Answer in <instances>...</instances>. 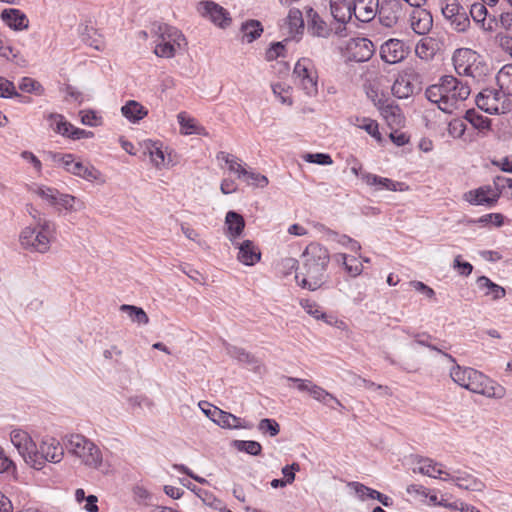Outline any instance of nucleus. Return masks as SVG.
I'll return each instance as SVG.
<instances>
[{"label": "nucleus", "mask_w": 512, "mask_h": 512, "mask_svg": "<svg viewBox=\"0 0 512 512\" xmlns=\"http://www.w3.org/2000/svg\"><path fill=\"white\" fill-rule=\"evenodd\" d=\"M450 377L460 387L488 398L501 399L505 395L503 386L471 367H462L454 363L450 369Z\"/></svg>", "instance_id": "3"}, {"label": "nucleus", "mask_w": 512, "mask_h": 512, "mask_svg": "<svg viewBox=\"0 0 512 512\" xmlns=\"http://www.w3.org/2000/svg\"><path fill=\"white\" fill-rule=\"evenodd\" d=\"M465 119L477 130L484 132L490 130L491 121L489 118L476 112L473 109L467 110Z\"/></svg>", "instance_id": "42"}, {"label": "nucleus", "mask_w": 512, "mask_h": 512, "mask_svg": "<svg viewBox=\"0 0 512 512\" xmlns=\"http://www.w3.org/2000/svg\"><path fill=\"white\" fill-rule=\"evenodd\" d=\"M379 0H354L352 15L361 22H369L377 15Z\"/></svg>", "instance_id": "22"}, {"label": "nucleus", "mask_w": 512, "mask_h": 512, "mask_svg": "<svg viewBox=\"0 0 512 512\" xmlns=\"http://www.w3.org/2000/svg\"><path fill=\"white\" fill-rule=\"evenodd\" d=\"M438 7L449 26L457 32H465L470 27L468 9L458 0H439Z\"/></svg>", "instance_id": "9"}, {"label": "nucleus", "mask_w": 512, "mask_h": 512, "mask_svg": "<svg viewBox=\"0 0 512 512\" xmlns=\"http://www.w3.org/2000/svg\"><path fill=\"white\" fill-rule=\"evenodd\" d=\"M354 0H329L330 13L339 23H346L352 17Z\"/></svg>", "instance_id": "27"}, {"label": "nucleus", "mask_w": 512, "mask_h": 512, "mask_svg": "<svg viewBox=\"0 0 512 512\" xmlns=\"http://www.w3.org/2000/svg\"><path fill=\"white\" fill-rule=\"evenodd\" d=\"M67 452L77 457L82 464L92 469H99L103 463L100 448L90 439L81 434H69L63 439Z\"/></svg>", "instance_id": "5"}, {"label": "nucleus", "mask_w": 512, "mask_h": 512, "mask_svg": "<svg viewBox=\"0 0 512 512\" xmlns=\"http://www.w3.org/2000/svg\"><path fill=\"white\" fill-rule=\"evenodd\" d=\"M120 310L126 312L133 322L138 323L140 325H145L149 321L147 314L140 307L124 304L120 307Z\"/></svg>", "instance_id": "46"}, {"label": "nucleus", "mask_w": 512, "mask_h": 512, "mask_svg": "<svg viewBox=\"0 0 512 512\" xmlns=\"http://www.w3.org/2000/svg\"><path fill=\"white\" fill-rule=\"evenodd\" d=\"M234 447L238 451H242L253 456L259 455L262 451L261 444L252 440H235Z\"/></svg>", "instance_id": "48"}, {"label": "nucleus", "mask_w": 512, "mask_h": 512, "mask_svg": "<svg viewBox=\"0 0 512 512\" xmlns=\"http://www.w3.org/2000/svg\"><path fill=\"white\" fill-rule=\"evenodd\" d=\"M177 119H178V123L180 125L181 134H183V135L196 134V135H202V136L208 135L207 130L202 125H200L196 121V119L187 116L185 112H180L177 115Z\"/></svg>", "instance_id": "30"}, {"label": "nucleus", "mask_w": 512, "mask_h": 512, "mask_svg": "<svg viewBox=\"0 0 512 512\" xmlns=\"http://www.w3.org/2000/svg\"><path fill=\"white\" fill-rule=\"evenodd\" d=\"M500 193L491 186H481L464 194V200L472 205L493 206L499 199Z\"/></svg>", "instance_id": "18"}, {"label": "nucleus", "mask_w": 512, "mask_h": 512, "mask_svg": "<svg viewBox=\"0 0 512 512\" xmlns=\"http://www.w3.org/2000/svg\"><path fill=\"white\" fill-rule=\"evenodd\" d=\"M455 71L458 75L468 76L479 81L486 75L488 68L481 56L470 48L457 49L452 57Z\"/></svg>", "instance_id": "6"}, {"label": "nucleus", "mask_w": 512, "mask_h": 512, "mask_svg": "<svg viewBox=\"0 0 512 512\" xmlns=\"http://www.w3.org/2000/svg\"><path fill=\"white\" fill-rule=\"evenodd\" d=\"M347 50L350 60L355 62H365L373 56L375 47L367 38H354L350 40Z\"/></svg>", "instance_id": "17"}, {"label": "nucleus", "mask_w": 512, "mask_h": 512, "mask_svg": "<svg viewBox=\"0 0 512 512\" xmlns=\"http://www.w3.org/2000/svg\"><path fill=\"white\" fill-rule=\"evenodd\" d=\"M453 268L462 276H469L473 271V266L469 262L462 261L460 255L455 257Z\"/></svg>", "instance_id": "60"}, {"label": "nucleus", "mask_w": 512, "mask_h": 512, "mask_svg": "<svg viewBox=\"0 0 512 512\" xmlns=\"http://www.w3.org/2000/svg\"><path fill=\"white\" fill-rule=\"evenodd\" d=\"M503 92L495 89H484L476 97L478 108L489 114H504L507 111Z\"/></svg>", "instance_id": "11"}, {"label": "nucleus", "mask_w": 512, "mask_h": 512, "mask_svg": "<svg viewBox=\"0 0 512 512\" xmlns=\"http://www.w3.org/2000/svg\"><path fill=\"white\" fill-rule=\"evenodd\" d=\"M496 80L503 94L512 95V64L503 66L499 70Z\"/></svg>", "instance_id": "38"}, {"label": "nucleus", "mask_w": 512, "mask_h": 512, "mask_svg": "<svg viewBox=\"0 0 512 512\" xmlns=\"http://www.w3.org/2000/svg\"><path fill=\"white\" fill-rule=\"evenodd\" d=\"M217 159L224 161L229 170L235 174H237L238 178L241 179L245 174H247V169L240 163L239 159L232 154H229L224 151H220L217 154Z\"/></svg>", "instance_id": "39"}, {"label": "nucleus", "mask_w": 512, "mask_h": 512, "mask_svg": "<svg viewBox=\"0 0 512 512\" xmlns=\"http://www.w3.org/2000/svg\"><path fill=\"white\" fill-rule=\"evenodd\" d=\"M408 49L405 43L399 39H389L380 47V56L389 64H396L406 58Z\"/></svg>", "instance_id": "15"}, {"label": "nucleus", "mask_w": 512, "mask_h": 512, "mask_svg": "<svg viewBox=\"0 0 512 512\" xmlns=\"http://www.w3.org/2000/svg\"><path fill=\"white\" fill-rule=\"evenodd\" d=\"M82 40L89 46L100 50L103 46L102 39L96 35V30L93 27L85 26L81 31Z\"/></svg>", "instance_id": "49"}, {"label": "nucleus", "mask_w": 512, "mask_h": 512, "mask_svg": "<svg viewBox=\"0 0 512 512\" xmlns=\"http://www.w3.org/2000/svg\"><path fill=\"white\" fill-rule=\"evenodd\" d=\"M14 96H20V95L17 93L13 82L0 76V97L12 98Z\"/></svg>", "instance_id": "57"}, {"label": "nucleus", "mask_w": 512, "mask_h": 512, "mask_svg": "<svg viewBox=\"0 0 512 512\" xmlns=\"http://www.w3.org/2000/svg\"><path fill=\"white\" fill-rule=\"evenodd\" d=\"M377 106L380 114L391 129H397L404 125L405 117L398 105L389 100H379Z\"/></svg>", "instance_id": "20"}, {"label": "nucleus", "mask_w": 512, "mask_h": 512, "mask_svg": "<svg viewBox=\"0 0 512 512\" xmlns=\"http://www.w3.org/2000/svg\"><path fill=\"white\" fill-rule=\"evenodd\" d=\"M228 353L231 357L237 359L240 362H244V363H248V364H252V363L256 362L254 356H252L251 354H249L242 348L230 347V348H228Z\"/></svg>", "instance_id": "56"}, {"label": "nucleus", "mask_w": 512, "mask_h": 512, "mask_svg": "<svg viewBox=\"0 0 512 512\" xmlns=\"http://www.w3.org/2000/svg\"><path fill=\"white\" fill-rule=\"evenodd\" d=\"M198 11L202 16L209 18L215 25L225 28L230 25L229 12L213 1H202L198 4Z\"/></svg>", "instance_id": "14"}, {"label": "nucleus", "mask_w": 512, "mask_h": 512, "mask_svg": "<svg viewBox=\"0 0 512 512\" xmlns=\"http://www.w3.org/2000/svg\"><path fill=\"white\" fill-rule=\"evenodd\" d=\"M303 159L308 163H315L319 165H331L333 160L329 154L326 153H307Z\"/></svg>", "instance_id": "53"}, {"label": "nucleus", "mask_w": 512, "mask_h": 512, "mask_svg": "<svg viewBox=\"0 0 512 512\" xmlns=\"http://www.w3.org/2000/svg\"><path fill=\"white\" fill-rule=\"evenodd\" d=\"M443 481L453 482L458 488L467 491L481 492L485 489V483L474 474L464 470H453L446 473Z\"/></svg>", "instance_id": "13"}, {"label": "nucleus", "mask_w": 512, "mask_h": 512, "mask_svg": "<svg viewBox=\"0 0 512 512\" xmlns=\"http://www.w3.org/2000/svg\"><path fill=\"white\" fill-rule=\"evenodd\" d=\"M415 53L416 55L423 59V60H429L434 55V50L431 47V42L427 39L420 40L416 47H415Z\"/></svg>", "instance_id": "51"}, {"label": "nucleus", "mask_w": 512, "mask_h": 512, "mask_svg": "<svg viewBox=\"0 0 512 512\" xmlns=\"http://www.w3.org/2000/svg\"><path fill=\"white\" fill-rule=\"evenodd\" d=\"M301 306L305 310L306 313H308L309 315H311L312 317H314L316 319L327 317V314L324 313L321 310L320 306L318 304H316L315 302H312L309 300H302Z\"/></svg>", "instance_id": "54"}, {"label": "nucleus", "mask_w": 512, "mask_h": 512, "mask_svg": "<svg viewBox=\"0 0 512 512\" xmlns=\"http://www.w3.org/2000/svg\"><path fill=\"white\" fill-rule=\"evenodd\" d=\"M225 225L227 227V237L233 245H236V239L241 236L245 228L244 218L235 211H229L225 217Z\"/></svg>", "instance_id": "25"}, {"label": "nucleus", "mask_w": 512, "mask_h": 512, "mask_svg": "<svg viewBox=\"0 0 512 512\" xmlns=\"http://www.w3.org/2000/svg\"><path fill=\"white\" fill-rule=\"evenodd\" d=\"M349 487H351L355 494L358 496V498L362 501L369 499L370 492H372V488L365 486L362 483L359 482H350Z\"/></svg>", "instance_id": "61"}, {"label": "nucleus", "mask_w": 512, "mask_h": 512, "mask_svg": "<svg viewBox=\"0 0 512 512\" xmlns=\"http://www.w3.org/2000/svg\"><path fill=\"white\" fill-rule=\"evenodd\" d=\"M158 32V42L154 49L158 57L172 58L178 50H183L187 45L183 33L176 27L163 24L158 27Z\"/></svg>", "instance_id": "8"}, {"label": "nucleus", "mask_w": 512, "mask_h": 512, "mask_svg": "<svg viewBox=\"0 0 512 512\" xmlns=\"http://www.w3.org/2000/svg\"><path fill=\"white\" fill-rule=\"evenodd\" d=\"M121 112L125 118L134 123L143 119L148 114V110L142 104L134 100H129L122 106Z\"/></svg>", "instance_id": "35"}, {"label": "nucleus", "mask_w": 512, "mask_h": 512, "mask_svg": "<svg viewBox=\"0 0 512 512\" xmlns=\"http://www.w3.org/2000/svg\"><path fill=\"white\" fill-rule=\"evenodd\" d=\"M441 467L442 464L437 463L430 458L417 456L415 457L412 471L413 473H420L428 477L439 478L442 480V478L446 477V473H448V471L441 469Z\"/></svg>", "instance_id": "21"}, {"label": "nucleus", "mask_w": 512, "mask_h": 512, "mask_svg": "<svg viewBox=\"0 0 512 512\" xmlns=\"http://www.w3.org/2000/svg\"><path fill=\"white\" fill-rule=\"evenodd\" d=\"M241 30L243 39L251 43L261 36L263 27L258 20H249L242 25Z\"/></svg>", "instance_id": "43"}, {"label": "nucleus", "mask_w": 512, "mask_h": 512, "mask_svg": "<svg viewBox=\"0 0 512 512\" xmlns=\"http://www.w3.org/2000/svg\"><path fill=\"white\" fill-rule=\"evenodd\" d=\"M19 88L24 92L31 93L37 92L41 88V85L30 77H24L19 83Z\"/></svg>", "instance_id": "64"}, {"label": "nucleus", "mask_w": 512, "mask_h": 512, "mask_svg": "<svg viewBox=\"0 0 512 512\" xmlns=\"http://www.w3.org/2000/svg\"><path fill=\"white\" fill-rule=\"evenodd\" d=\"M476 284L485 296H490L494 301L502 299L506 295V290L502 286L494 283L486 276L478 277Z\"/></svg>", "instance_id": "31"}, {"label": "nucleus", "mask_w": 512, "mask_h": 512, "mask_svg": "<svg viewBox=\"0 0 512 512\" xmlns=\"http://www.w3.org/2000/svg\"><path fill=\"white\" fill-rule=\"evenodd\" d=\"M50 120L51 127L55 132L70 138V134L73 128V125L70 122L66 121L65 118L60 114L51 115Z\"/></svg>", "instance_id": "45"}, {"label": "nucleus", "mask_w": 512, "mask_h": 512, "mask_svg": "<svg viewBox=\"0 0 512 512\" xmlns=\"http://www.w3.org/2000/svg\"><path fill=\"white\" fill-rule=\"evenodd\" d=\"M72 175L80 177L89 182L104 184L105 178L102 173L90 163L79 161L73 166Z\"/></svg>", "instance_id": "28"}, {"label": "nucleus", "mask_w": 512, "mask_h": 512, "mask_svg": "<svg viewBox=\"0 0 512 512\" xmlns=\"http://www.w3.org/2000/svg\"><path fill=\"white\" fill-rule=\"evenodd\" d=\"M64 448L57 439L44 438L39 446L34 444L26 463L36 470L42 469L47 462L59 463L63 459Z\"/></svg>", "instance_id": "7"}, {"label": "nucleus", "mask_w": 512, "mask_h": 512, "mask_svg": "<svg viewBox=\"0 0 512 512\" xmlns=\"http://www.w3.org/2000/svg\"><path fill=\"white\" fill-rule=\"evenodd\" d=\"M236 245L239 249L238 259L244 265L252 266L260 260L261 253L251 240H245Z\"/></svg>", "instance_id": "29"}, {"label": "nucleus", "mask_w": 512, "mask_h": 512, "mask_svg": "<svg viewBox=\"0 0 512 512\" xmlns=\"http://www.w3.org/2000/svg\"><path fill=\"white\" fill-rule=\"evenodd\" d=\"M212 421L223 428L237 429L241 427V419L229 412L212 409Z\"/></svg>", "instance_id": "34"}, {"label": "nucleus", "mask_w": 512, "mask_h": 512, "mask_svg": "<svg viewBox=\"0 0 512 512\" xmlns=\"http://www.w3.org/2000/svg\"><path fill=\"white\" fill-rule=\"evenodd\" d=\"M52 161L60 166H62L67 172L72 174L73 166L78 164V160L72 154H62V153H49Z\"/></svg>", "instance_id": "47"}, {"label": "nucleus", "mask_w": 512, "mask_h": 512, "mask_svg": "<svg viewBox=\"0 0 512 512\" xmlns=\"http://www.w3.org/2000/svg\"><path fill=\"white\" fill-rule=\"evenodd\" d=\"M272 90H273V93L275 94V96L279 99V101L282 103V104H286V105H292V99L289 95V91L288 89H285V87L280 84V83H277V84H274L272 85Z\"/></svg>", "instance_id": "58"}, {"label": "nucleus", "mask_w": 512, "mask_h": 512, "mask_svg": "<svg viewBox=\"0 0 512 512\" xmlns=\"http://www.w3.org/2000/svg\"><path fill=\"white\" fill-rule=\"evenodd\" d=\"M392 94L399 99H406L414 94L416 86L405 76L397 78L392 85Z\"/></svg>", "instance_id": "36"}, {"label": "nucleus", "mask_w": 512, "mask_h": 512, "mask_svg": "<svg viewBox=\"0 0 512 512\" xmlns=\"http://www.w3.org/2000/svg\"><path fill=\"white\" fill-rule=\"evenodd\" d=\"M1 20L11 29L22 31L28 28L29 20L27 16L15 8L4 9L1 12Z\"/></svg>", "instance_id": "24"}, {"label": "nucleus", "mask_w": 512, "mask_h": 512, "mask_svg": "<svg viewBox=\"0 0 512 512\" xmlns=\"http://www.w3.org/2000/svg\"><path fill=\"white\" fill-rule=\"evenodd\" d=\"M286 24L291 35L294 36L302 33L304 28L302 12L296 8L290 9L286 18Z\"/></svg>", "instance_id": "40"}, {"label": "nucleus", "mask_w": 512, "mask_h": 512, "mask_svg": "<svg viewBox=\"0 0 512 512\" xmlns=\"http://www.w3.org/2000/svg\"><path fill=\"white\" fill-rule=\"evenodd\" d=\"M477 222L483 225L492 223L496 227H500L504 223V216L501 213H489L481 216Z\"/></svg>", "instance_id": "59"}, {"label": "nucleus", "mask_w": 512, "mask_h": 512, "mask_svg": "<svg viewBox=\"0 0 512 512\" xmlns=\"http://www.w3.org/2000/svg\"><path fill=\"white\" fill-rule=\"evenodd\" d=\"M409 22L412 30L418 35L427 34L433 26V18L429 11L420 6H412Z\"/></svg>", "instance_id": "19"}, {"label": "nucleus", "mask_w": 512, "mask_h": 512, "mask_svg": "<svg viewBox=\"0 0 512 512\" xmlns=\"http://www.w3.org/2000/svg\"><path fill=\"white\" fill-rule=\"evenodd\" d=\"M10 439L24 461L27 462L29 452L33 450L35 444L29 434L21 429H14L10 433Z\"/></svg>", "instance_id": "26"}, {"label": "nucleus", "mask_w": 512, "mask_h": 512, "mask_svg": "<svg viewBox=\"0 0 512 512\" xmlns=\"http://www.w3.org/2000/svg\"><path fill=\"white\" fill-rule=\"evenodd\" d=\"M56 238V224L49 219H39L38 224H30L22 229L19 242L30 252L47 253Z\"/></svg>", "instance_id": "4"}, {"label": "nucleus", "mask_w": 512, "mask_h": 512, "mask_svg": "<svg viewBox=\"0 0 512 512\" xmlns=\"http://www.w3.org/2000/svg\"><path fill=\"white\" fill-rule=\"evenodd\" d=\"M469 18L472 20L485 32H493L498 27V22L495 16H492L488 13V10L484 3H474L470 6L468 11Z\"/></svg>", "instance_id": "16"}, {"label": "nucleus", "mask_w": 512, "mask_h": 512, "mask_svg": "<svg viewBox=\"0 0 512 512\" xmlns=\"http://www.w3.org/2000/svg\"><path fill=\"white\" fill-rule=\"evenodd\" d=\"M350 123L360 129L366 131L371 137L376 139L377 141H381V133L379 132V126L376 120H373L368 117H351Z\"/></svg>", "instance_id": "33"}, {"label": "nucleus", "mask_w": 512, "mask_h": 512, "mask_svg": "<svg viewBox=\"0 0 512 512\" xmlns=\"http://www.w3.org/2000/svg\"><path fill=\"white\" fill-rule=\"evenodd\" d=\"M133 493H134L135 499L141 504L147 505L153 499V495L143 486H136L133 489Z\"/></svg>", "instance_id": "62"}, {"label": "nucleus", "mask_w": 512, "mask_h": 512, "mask_svg": "<svg viewBox=\"0 0 512 512\" xmlns=\"http://www.w3.org/2000/svg\"><path fill=\"white\" fill-rule=\"evenodd\" d=\"M30 191L39 196L50 205L54 206L58 190L45 185L34 184L30 187Z\"/></svg>", "instance_id": "44"}, {"label": "nucleus", "mask_w": 512, "mask_h": 512, "mask_svg": "<svg viewBox=\"0 0 512 512\" xmlns=\"http://www.w3.org/2000/svg\"><path fill=\"white\" fill-rule=\"evenodd\" d=\"M361 179L368 186H373L377 191H402L404 183L393 181L392 179L381 177L369 172H364Z\"/></svg>", "instance_id": "23"}, {"label": "nucleus", "mask_w": 512, "mask_h": 512, "mask_svg": "<svg viewBox=\"0 0 512 512\" xmlns=\"http://www.w3.org/2000/svg\"><path fill=\"white\" fill-rule=\"evenodd\" d=\"M430 338H431V336H430V335H428V334H417V335L415 336V342H416L417 344H419V345H422V346L428 347V348H430L431 350H434V351H437V352H439V353L443 354V356H444V357H446V358H447L450 362H452V363H455V362H456V361H455V358H454L452 355L447 354V353H444V352H442V351H441V349H439V348H437L436 346H434V345L430 344V343L428 342V340H429Z\"/></svg>", "instance_id": "55"}, {"label": "nucleus", "mask_w": 512, "mask_h": 512, "mask_svg": "<svg viewBox=\"0 0 512 512\" xmlns=\"http://www.w3.org/2000/svg\"><path fill=\"white\" fill-rule=\"evenodd\" d=\"M295 84L308 96H314L318 92V75L311 59L300 58L293 70Z\"/></svg>", "instance_id": "10"}, {"label": "nucleus", "mask_w": 512, "mask_h": 512, "mask_svg": "<svg viewBox=\"0 0 512 512\" xmlns=\"http://www.w3.org/2000/svg\"><path fill=\"white\" fill-rule=\"evenodd\" d=\"M258 430L262 434H268L269 436L274 437L280 432V426L276 420L264 418L260 420Z\"/></svg>", "instance_id": "50"}, {"label": "nucleus", "mask_w": 512, "mask_h": 512, "mask_svg": "<svg viewBox=\"0 0 512 512\" xmlns=\"http://www.w3.org/2000/svg\"><path fill=\"white\" fill-rule=\"evenodd\" d=\"M248 185H254L258 187H265L268 184L266 176L261 175L253 170H247V174L241 178Z\"/></svg>", "instance_id": "52"}, {"label": "nucleus", "mask_w": 512, "mask_h": 512, "mask_svg": "<svg viewBox=\"0 0 512 512\" xmlns=\"http://www.w3.org/2000/svg\"><path fill=\"white\" fill-rule=\"evenodd\" d=\"M54 206H59L68 212H77L85 208V203L83 200L73 195L60 193L58 191Z\"/></svg>", "instance_id": "32"}, {"label": "nucleus", "mask_w": 512, "mask_h": 512, "mask_svg": "<svg viewBox=\"0 0 512 512\" xmlns=\"http://www.w3.org/2000/svg\"><path fill=\"white\" fill-rule=\"evenodd\" d=\"M308 29L314 36L323 38L328 37L332 31L329 25L316 13L311 17Z\"/></svg>", "instance_id": "41"}, {"label": "nucleus", "mask_w": 512, "mask_h": 512, "mask_svg": "<svg viewBox=\"0 0 512 512\" xmlns=\"http://www.w3.org/2000/svg\"><path fill=\"white\" fill-rule=\"evenodd\" d=\"M405 3L401 0H382L379 1L377 15L380 23L385 27L394 26L404 15Z\"/></svg>", "instance_id": "12"}, {"label": "nucleus", "mask_w": 512, "mask_h": 512, "mask_svg": "<svg viewBox=\"0 0 512 512\" xmlns=\"http://www.w3.org/2000/svg\"><path fill=\"white\" fill-rule=\"evenodd\" d=\"M345 270L346 272L352 276V277H356L358 275H360L363 271V266L362 264L358 261L357 258L355 257H350L349 258V261L347 262V264L345 265Z\"/></svg>", "instance_id": "63"}, {"label": "nucleus", "mask_w": 512, "mask_h": 512, "mask_svg": "<svg viewBox=\"0 0 512 512\" xmlns=\"http://www.w3.org/2000/svg\"><path fill=\"white\" fill-rule=\"evenodd\" d=\"M470 87L452 75L442 76L438 84L429 86L426 89V98L437 104L438 108L445 113H452L458 103L466 100L470 95Z\"/></svg>", "instance_id": "2"}, {"label": "nucleus", "mask_w": 512, "mask_h": 512, "mask_svg": "<svg viewBox=\"0 0 512 512\" xmlns=\"http://www.w3.org/2000/svg\"><path fill=\"white\" fill-rule=\"evenodd\" d=\"M316 401L323 403L324 405L336 409L337 407H341L342 404L340 401L331 393L323 389L322 387L314 384L310 393H309Z\"/></svg>", "instance_id": "37"}, {"label": "nucleus", "mask_w": 512, "mask_h": 512, "mask_svg": "<svg viewBox=\"0 0 512 512\" xmlns=\"http://www.w3.org/2000/svg\"><path fill=\"white\" fill-rule=\"evenodd\" d=\"M329 261L327 248L319 243H310L302 254V270L295 276L298 284L310 291L320 288L325 282Z\"/></svg>", "instance_id": "1"}]
</instances>
